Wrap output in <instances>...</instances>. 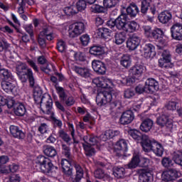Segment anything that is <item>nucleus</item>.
Masks as SVG:
<instances>
[{
    "label": "nucleus",
    "mask_w": 182,
    "mask_h": 182,
    "mask_svg": "<svg viewBox=\"0 0 182 182\" xmlns=\"http://www.w3.org/2000/svg\"><path fill=\"white\" fill-rule=\"evenodd\" d=\"M16 69V73L21 82H25L28 79L31 86L35 85L33 72L32 71V69L28 68L26 63L22 62L18 63Z\"/></svg>",
    "instance_id": "f257e3e1"
},
{
    "label": "nucleus",
    "mask_w": 182,
    "mask_h": 182,
    "mask_svg": "<svg viewBox=\"0 0 182 182\" xmlns=\"http://www.w3.org/2000/svg\"><path fill=\"white\" fill-rule=\"evenodd\" d=\"M144 151H153L157 157H161L164 153V147L160 143L154 139H149L143 144Z\"/></svg>",
    "instance_id": "f03ea898"
},
{
    "label": "nucleus",
    "mask_w": 182,
    "mask_h": 182,
    "mask_svg": "<svg viewBox=\"0 0 182 182\" xmlns=\"http://www.w3.org/2000/svg\"><path fill=\"white\" fill-rule=\"evenodd\" d=\"M42 91L39 88H36L33 92V97L36 103L46 105V112H49L52 109V97L49 94H45L42 96Z\"/></svg>",
    "instance_id": "7ed1b4c3"
},
{
    "label": "nucleus",
    "mask_w": 182,
    "mask_h": 182,
    "mask_svg": "<svg viewBox=\"0 0 182 182\" xmlns=\"http://www.w3.org/2000/svg\"><path fill=\"white\" fill-rule=\"evenodd\" d=\"M36 164L39 166V168L44 174L52 173L53 168L58 169V167L54 166L52 161L45 156H39L36 159Z\"/></svg>",
    "instance_id": "20e7f679"
},
{
    "label": "nucleus",
    "mask_w": 182,
    "mask_h": 182,
    "mask_svg": "<svg viewBox=\"0 0 182 182\" xmlns=\"http://www.w3.org/2000/svg\"><path fill=\"white\" fill-rule=\"evenodd\" d=\"M85 32V23L83 22H77L70 24L68 27V36L74 38L80 36Z\"/></svg>",
    "instance_id": "39448f33"
},
{
    "label": "nucleus",
    "mask_w": 182,
    "mask_h": 182,
    "mask_svg": "<svg viewBox=\"0 0 182 182\" xmlns=\"http://www.w3.org/2000/svg\"><path fill=\"white\" fill-rule=\"evenodd\" d=\"M112 92L105 90L97 93L95 101L97 105L100 107H102V106H106L107 103H110V102H112Z\"/></svg>",
    "instance_id": "423d86ee"
},
{
    "label": "nucleus",
    "mask_w": 182,
    "mask_h": 182,
    "mask_svg": "<svg viewBox=\"0 0 182 182\" xmlns=\"http://www.w3.org/2000/svg\"><path fill=\"white\" fill-rule=\"evenodd\" d=\"M162 58L159 60V68H164L165 69H170L173 68V65L171 63V55L170 51L165 50L163 51Z\"/></svg>",
    "instance_id": "0eeeda50"
},
{
    "label": "nucleus",
    "mask_w": 182,
    "mask_h": 182,
    "mask_svg": "<svg viewBox=\"0 0 182 182\" xmlns=\"http://www.w3.org/2000/svg\"><path fill=\"white\" fill-rule=\"evenodd\" d=\"M92 83L96 85L97 87H102V89H110L114 87L113 81L105 77H96L92 80Z\"/></svg>",
    "instance_id": "6e6552de"
},
{
    "label": "nucleus",
    "mask_w": 182,
    "mask_h": 182,
    "mask_svg": "<svg viewBox=\"0 0 182 182\" xmlns=\"http://www.w3.org/2000/svg\"><path fill=\"white\" fill-rule=\"evenodd\" d=\"M57 93H58L59 97L62 102H65L66 106H73L75 105V99L73 97H68L65 93V90L61 87H56Z\"/></svg>",
    "instance_id": "1a4fd4ad"
},
{
    "label": "nucleus",
    "mask_w": 182,
    "mask_h": 182,
    "mask_svg": "<svg viewBox=\"0 0 182 182\" xmlns=\"http://www.w3.org/2000/svg\"><path fill=\"white\" fill-rule=\"evenodd\" d=\"M145 72L146 67L142 65H135L129 70V76L136 79H139V77H140V76H141V75H143Z\"/></svg>",
    "instance_id": "9d476101"
},
{
    "label": "nucleus",
    "mask_w": 182,
    "mask_h": 182,
    "mask_svg": "<svg viewBox=\"0 0 182 182\" xmlns=\"http://www.w3.org/2000/svg\"><path fill=\"white\" fill-rule=\"evenodd\" d=\"M156 123L161 127L166 126L170 131L173 129V119L166 114H162L158 117Z\"/></svg>",
    "instance_id": "9b49d317"
},
{
    "label": "nucleus",
    "mask_w": 182,
    "mask_h": 182,
    "mask_svg": "<svg viewBox=\"0 0 182 182\" xmlns=\"http://www.w3.org/2000/svg\"><path fill=\"white\" fill-rule=\"evenodd\" d=\"M171 36L176 41H182V24L176 23L171 28Z\"/></svg>",
    "instance_id": "f8f14e48"
},
{
    "label": "nucleus",
    "mask_w": 182,
    "mask_h": 182,
    "mask_svg": "<svg viewBox=\"0 0 182 182\" xmlns=\"http://www.w3.org/2000/svg\"><path fill=\"white\" fill-rule=\"evenodd\" d=\"M140 37L139 36L134 34L132 35L127 41V48L129 50H136L140 45Z\"/></svg>",
    "instance_id": "ddd939ff"
},
{
    "label": "nucleus",
    "mask_w": 182,
    "mask_h": 182,
    "mask_svg": "<svg viewBox=\"0 0 182 182\" xmlns=\"http://www.w3.org/2000/svg\"><path fill=\"white\" fill-rule=\"evenodd\" d=\"M92 66L93 70L97 73V75L106 74V70H107V69L106 68V65L104 64L103 62L100 60H93L92 63Z\"/></svg>",
    "instance_id": "4468645a"
},
{
    "label": "nucleus",
    "mask_w": 182,
    "mask_h": 182,
    "mask_svg": "<svg viewBox=\"0 0 182 182\" xmlns=\"http://www.w3.org/2000/svg\"><path fill=\"white\" fill-rule=\"evenodd\" d=\"M61 167L63 173L65 176H70L73 174V168H72V160L70 159H62Z\"/></svg>",
    "instance_id": "2eb2a0df"
},
{
    "label": "nucleus",
    "mask_w": 182,
    "mask_h": 182,
    "mask_svg": "<svg viewBox=\"0 0 182 182\" xmlns=\"http://www.w3.org/2000/svg\"><path fill=\"white\" fill-rule=\"evenodd\" d=\"M129 136L134 139V140H137L138 141H141L142 143V147L143 144H144L145 141H147L149 140V136L147 135H142L141 132H140L137 129H132L129 132Z\"/></svg>",
    "instance_id": "dca6fc26"
},
{
    "label": "nucleus",
    "mask_w": 182,
    "mask_h": 182,
    "mask_svg": "<svg viewBox=\"0 0 182 182\" xmlns=\"http://www.w3.org/2000/svg\"><path fill=\"white\" fill-rule=\"evenodd\" d=\"M10 134L14 139H18V140H23L26 137L25 132H23L18 126L11 125L9 127Z\"/></svg>",
    "instance_id": "f3484780"
},
{
    "label": "nucleus",
    "mask_w": 182,
    "mask_h": 182,
    "mask_svg": "<svg viewBox=\"0 0 182 182\" xmlns=\"http://www.w3.org/2000/svg\"><path fill=\"white\" fill-rule=\"evenodd\" d=\"M146 93H154L155 90H159V82L153 79L149 78L145 82Z\"/></svg>",
    "instance_id": "a211bd4d"
},
{
    "label": "nucleus",
    "mask_w": 182,
    "mask_h": 182,
    "mask_svg": "<svg viewBox=\"0 0 182 182\" xmlns=\"http://www.w3.org/2000/svg\"><path fill=\"white\" fill-rule=\"evenodd\" d=\"M134 120V114L132 110H127L122 113L119 119L121 124H129Z\"/></svg>",
    "instance_id": "6ab92c4d"
},
{
    "label": "nucleus",
    "mask_w": 182,
    "mask_h": 182,
    "mask_svg": "<svg viewBox=\"0 0 182 182\" xmlns=\"http://www.w3.org/2000/svg\"><path fill=\"white\" fill-rule=\"evenodd\" d=\"M116 22V28L119 29V31H126V27L127 25V15L122 14L115 19Z\"/></svg>",
    "instance_id": "aec40b11"
},
{
    "label": "nucleus",
    "mask_w": 182,
    "mask_h": 182,
    "mask_svg": "<svg viewBox=\"0 0 182 182\" xmlns=\"http://www.w3.org/2000/svg\"><path fill=\"white\" fill-rule=\"evenodd\" d=\"M83 140L84 142H82V144L85 150V156H87V157H92V156H95L96 151L93 147H92V146L89 144V142H87V140H89V136H84Z\"/></svg>",
    "instance_id": "412c9836"
},
{
    "label": "nucleus",
    "mask_w": 182,
    "mask_h": 182,
    "mask_svg": "<svg viewBox=\"0 0 182 182\" xmlns=\"http://www.w3.org/2000/svg\"><path fill=\"white\" fill-rule=\"evenodd\" d=\"M73 69L78 76L85 77V79H87V77H90L92 76L90 70L87 68L75 65Z\"/></svg>",
    "instance_id": "4be33fe9"
},
{
    "label": "nucleus",
    "mask_w": 182,
    "mask_h": 182,
    "mask_svg": "<svg viewBox=\"0 0 182 182\" xmlns=\"http://www.w3.org/2000/svg\"><path fill=\"white\" fill-rule=\"evenodd\" d=\"M144 57L146 59H153L156 56V48L152 44H146L144 48Z\"/></svg>",
    "instance_id": "5701e85b"
},
{
    "label": "nucleus",
    "mask_w": 182,
    "mask_h": 182,
    "mask_svg": "<svg viewBox=\"0 0 182 182\" xmlns=\"http://www.w3.org/2000/svg\"><path fill=\"white\" fill-rule=\"evenodd\" d=\"M177 177V171L175 169H171L168 171H164L162 173V181L167 182H173V181Z\"/></svg>",
    "instance_id": "b1692460"
},
{
    "label": "nucleus",
    "mask_w": 182,
    "mask_h": 182,
    "mask_svg": "<svg viewBox=\"0 0 182 182\" xmlns=\"http://www.w3.org/2000/svg\"><path fill=\"white\" fill-rule=\"evenodd\" d=\"M173 15L168 11L161 12L158 16L159 22L164 24L168 23L170 21H171Z\"/></svg>",
    "instance_id": "393cba45"
},
{
    "label": "nucleus",
    "mask_w": 182,
    "mask_h": 182,
    "mask_svg": "<svg viewBox=\"0 0 182 182\" xmlns=\"http://www.w3.org/2000/svg\"><path fill=\"white\" fill-rule=\"evenodd\" d=\"M41 35L46 38L47 41H53L55 39V33L50 26H48L41 31Z\"/></svg>",
    "instance_id": "a878e982"
},
{
    "label": "nucleus",
    "mask_w": 182,
    "mask_h": 182,
    "mask_svg": "<svg viewBox=\"0 0 182 182\" xmlns=\"http://www.w3.org/2000/svg\"><path fill=\"white\" fill-rule=\"evenodd\" d=\"M1 87L4 92L6 93H11L15 89V85L14 84V80L11 81H1Z\"/></svg>",
    "instance_id": "bb28decb"
},
{
    "label": "nucleus",
    "mask_w": 182,
    "mask_h": 182,
    "mask_svg": "<svg viewBox=\"0 0 182 182\" xmlns=\"http://www.w3.org/2000/svg\"><path fill=\"white\" fill-rule=\"evenodd\" d=\"M140 166V154H134L131 161L127 164L128 168H136Z\"/></svg>",
    "instance_id": "cd10ccee"
},
{
    "label": "nucleus",
    "mask_w": 182,
    "mask_h": 182,
    "mask_svg": "<svg viewBox=\"0 0 182 182\" xmlns=\"http://www.w3.org/2000/svg\"><path fill=\"white\" fill-rule=\"evenodd\" d=\"M153 124V120H151V119H146L140 125V129L142 132H145V133H147V132H150V130H151Z\"/></svg>",
    "instance_id": "c85d7f7f"
},
{
    "label": "nucleus",
    "mask_w": 182,
    "mask_h": 182,
    "mask_svg": "<svg viewBox=\"0 0 182 182\" xmlns=\"http://www.w3.org/2000/svg\"><path fill=\"white\" fill-rule=\"evenodd\" d=\"M43 153L46 156H48V157H55L56 154H58V152L56 151V149L55 147L49 145H45L43 147Z\"/></svg>",
    "instance_id": "c756f323"
},
{
    "label": "nucleus",
    "mask_w": 182,
    "mask_h": 182,
    "mask_svg": "<svg viewBox=\"0 0 182 182\" xmlns=\"http://www.w3.org/2000/svg\"><path fill=\"white\" fill-rule=\"evenodd\" d=\"M75 168L76 170V175L74 178L72 179L73 182H80V180L83 178V169L82 166L79 164L75 165Z\"/></svg>",
    "instance_id": "7c9ffc66"
},
{
    "label": "nucleus",
    "mask_w": 182,
    "mask_h": 182,
    "mask_svg": "<svg viewBox=\"0 0 182 182\" xmlns=\"http://www.w3.org/2000/svg\"><path fill=\"white\" fill-rule=\"evenodd\" d=\"M14 112L16 116H24L25 113H26V107L25 105L18 102L15 105Z\"/></svg>",
    "instance_id": "2f4dec72"
},
{
    "label": "nucleus",
    "mask_w": 182,
    "mask_h": 182,
    "mask_svg": "<svg viewBox=\"0 0 182 182\" xmlns=\"http://www.w3.org/2000/svg\"><path fill=\"white\" fill-rule=\"evenodd\" d=\"M114 42L116 45H122L126 42V33L124 32L116 33L114 36Z\"/></svg>",
    "instance_id": "473e14b6"
},
{
    "label": "nucleus",
    "mask_w": 182,
    "mask_h": 182,
    "mask_svg": "<svg viewBox=\"0 0 182 182\" xmlns=\"http://www.w3.org/2000/svg\"><path fill=\"white\" fill-rule=\"evenodd\" d=\"M94 176L95 178H99L100 180L103 178L104 180H110V176L106 173L103 169L98 168L95 171Z\"/></svg>",
    "instance_id": "72a5a7b5"
},
{
    "label": "nucleus",
    "mask_w": 182,
    "mask_h": 182,
    "mask_svg": "<svg viewBox=\"0 0 182 182\" xmlns=\"http://www.w3.org/2000/svg\"><path fill=\"white\" fill-rule=\"evenodd\" d=\"M139 12V7L135 4H131L127 8V13L128 15H130L132 17L134 18Z\"/></svg>",
    "instance_id": "f704fd0d"
},
{
    "label": "nucleus",
    "mask_w": 182,
    "mask_h": 182,
    "mask_svg": "<svg viewBox=\"0 0 182 182\" xmlns=\"http://www.w3.org/2000/svg\"><path fill=\"white\" fill-rule=\"evenodd\" d=\"M0 75H1L2 80L9 82L14 80V76L12 75V73H11V72L6 69H1Z\"/></svg>",
    "instance_id": "c9c22d12"
},
{
    "label": "nucleus",
    "mask_w": 182,
    "mask_h": 182,
    "mask_svg": "<svg viewBox=\"0 0 182 182\" xmlns=\"http://www.w3.org/2000/svg\"><path fill=\"white\" fill-rule=\"evenodd\" d=\"M124 174H126V170L123 167H114L113 168V175L117 178H123L124 177Z\"/></svg>",
    "instance_id": "e433bc0d"
},
{
    "label": "nucleus",
    "mask_w": 182,
    "mask_h": 182,
    "mask_svg": "<svg viewBox=\"0 0 182 182\" xmlns=\"http://www.w3.org/2000/svg\"><path fill=\"white\" fill-rule=\"evenodd\" d=\"M139 25L134 21L127 22V27L125 28V32H129V33H133L137 31V27Z\"/></svg>",
    "instance_id": "4c0bfd02"
},
{
    "label": "nucleus",
    "mask_w": 182,
    "mask_h": 182,
    "mask_svg": "<svg viewBox=\"0 0 182 182\" xmlns=\"http://www.w3.org/2000/svg\"><path fill=\"white\" fill-rule=\"evenodd\" d=\"M115 150L119 151H127V142L124 139L118 141L115 145Z\"/></svg>",
    "instance_id": "58836bf2"
},
{
    "label": "nucleus",
    "mask_w": 182,
    "mask_h": 182,
    "mask_svg": "<svg viewBox=\"0 0 182 182\" xmlns=\"http://www.w3.org/2000/svg\"><path fill=\"white\" fill-rule=\"evenodd\" d=\"M120 65L123 66V68H129L132 66V58L129 55H124L120 60Z\"/></svg>",
    "instance_id": "ea45409f"
},
{
    "label": "nucleus",
    "mask_w": 182,
    "mask_h": 182,
    "mask_svg": "<svg viewBox=\"0 0 182 182\" xmlns=\"http://www.w3.org/2000/svg\"><path fill=\"white\" fill-rule=\"evenodd\" d=\"M90 53L95 55H103V53H105V50L101 46H94L90 48Z\"/></svg>",
    "instance_id": "a19ab883"
},
{
    "label": "nucleus",
    "mask_w": 182,
    "mask_h": 182,
    "mask_svg": "<svg viewBox=\"0 0 182 182\" xmlns=\"http://www.w3.org/2000/svg\"><path fill=\"white\" fill-rule=\"evenodd\" d=\"M98 36L103 38L104 39H107L110 36V31L108 28H99L97 31Z\"/></svg>",
    "instance_id": "79ce46f5"
},
{
    "label": "nucleus",
    "mask_w": 182,
    "mask_h": 182,
    "mask_svg": "<svg viewBox=\"0 0 182 182\" xmlns=\"http://www.w3.org/2000/svg\"><path fill=\"white\" fill-rule=\"evenodd\" d=\"M58 134L60 137V139H62L64 141H65V143H67V144H69V146H70V144H72L71 141V139L70 136H69V135L68 134H66V132H65L63 130H60L58 132Z\"/></svg>",
    "instance_id": "37998d69"
},
{
    "label": "nucleus",
    "mask_w": 182,
    "mask_h": 182,
    "mask_svg": "<svg viewBox=\"0 0 182 182\" xmlns=\"http://www.w3.org/2000/svg\"><path fill=\"white\" fill-rule=\"evenodd\" d=\"M119 4V0H104L103 5L104 8H114Z\"/></svg>",
    "instance_id": "c03bdc74"
},
{
    "label": "nucleus",
    "mask_w": 182,
    "mask_h": 182,
    "mask_svg": "<svg viewBox=\"0 0 182 182\" xmlns=\"http://www.w3.org/2000/svg\"><path fill=\"white\" fill-rule=\"evenodd\" d=\"M90 11L91 12H94V14H100L105 12V9L99 4H94L90 7Z\"/></svg>",
    "instance_id": "a18cd8bd"
},
{
    "label": "nucleus",
    "mask_w": 182,
    "mask_h": 182,
    "mask_svg": "<svg viewBox=\"0 0 182 182\" xmlns=\"http://www.w3.org/2000/svg\"><path fill=\"white\" fill-rule=\"evenodd\" d=\"M173 159L176 164H178V166H182V152L181 151L175 152Z\"/></svg>",
    "instance_id": "49530a36"
},
{
    "label": "nucleus",
    "mask_w": 182,
    "mask_h": 182,
    "mask_svg": "<svg viewBox=\"0 0 182 182\" xmlns=\"http://www.w3.org/2000/svg\"><path fill=\"white\" fill-rule=\"evenodd\" d=\"M151 0H142L141 6V12L142 14H146L149 10V6H150Z\"/></svg>",
    "instance_id": "de8ad7c7"
},
{
    "label": "nucleus",
    "mask_w": 182,
    "mask_h": 182,
    "mask_svg": "<svg viewBox=\"0 0 182 182\" xmlns=\"http://www.w3.org/2000/svg\"><path fill=\"white\" fill-rule=\"evenodd\" d=\"M7 105L9 109L14 106V101H8L5 97L0 95V106H5Z\"/></svg>",
    "instance_id": "09e8293b"
},
{
    "label": "nucleus",
    "mask_w": 182,
    "mask_h": 182,
    "mask_svg": "<svg viewBox=\"0 0 182 182\" xmlns=\"http://www.w3.org/2000/svg\"><path fill=\"white\" fill-rule=\"evenodd\" d=\"M151 35L154 39H159V38H161V36H163V35H164V32H163V30H161V28H155L152 31Z\"/></svg>",
    "instance_id": "8fccbe9b"
},
{
    "label": "nucleus",
    "mask_w": 182,
    "mask_h": 182,
    "mask_svg": "<svg viewBox=\"0 0 182 182\" xmlns=\"http://www.w3.org/2000/svg\"><path fill=\"white\" fill-rule=\"evenodd\" d=\"M82 45L84 46H87L90 42V37L87 34H84L80 38Z\"/></svg>",
    "instance_id": "3c124183"
},
{
    "label": "nucleus",
    "mask_w": 182,
    "mask_h": 182,
    "mask_svg": "<svg viewBox=\"0 0 182 182\" xmlns=\"http://www.w3.org/2000/svg\"><path fill=\"white\" fill-rule=\"evenodd\" d=\"M77 8L75 6H70L64 9V12L66 15H73L76 14Z\"/></svg>",
    "instance_id": "603ef678"
},
{
    "label": "nucleus",
    "mask_w": 182,
    "mask_h": 182,
    "mask_svg": "<svg viewBox=\"0 0 182 182\" xmlns=\"http://www.w3.org/2000/svg\"><path fill=\"white\" fill-rule=\"evenodd\" d=\"M57 49L59 52H65L66 50V43L62 40H59L57 43Z\"/></svg>",
    "instance_id": "864d4df0"
},
{
    "label": "nucleus",
    "mask_w": 182,
    "mask_h": 182,
    "mask_svg": "<svg viewBox=\"0 0 182 182\" xmlns=\"http://www.w3.org/2000/svg\"><path fill=\"white\" fill-rule=\"evenodd\" d=\"M86 0H80L77 2V9L78 11H85L86 9Z\"/></svg>",
    "instance_id": "5fc2aeb1"
},
{
    "label": "nucleus",
    "mask_w": 182,
    "mask_h": 182,
    "mask_svg": "<svg viewBox=\"0 0 182 182\" xmlns=\"http://www.w3.org/2000/svg\"><path fill=\"white\" fill-rule=\"evenodd\" d=\"M9 48V43L5 39L0 40V52H4Z\"/></svg>",
    "instance_id": "6e6d98bb"
},
{
    "label": "nucleus",
    "mask_w": 182,
    "mask_h": 182,
    "mask_svg": "<svg viewBox=\"0 0 182 182\" xmlns=\"http://www.w3.org/2000/svg\"><path fill=\"white\" fill-rule=\"evenodd\" d=\"M45 38L46 37L42 35V32H41L38 36V42L41 48H46V40L45 39Z\"/></svg>",
    "instance_id": "4d7b16f0"
},
{
    "label": "nucleus",
    "mask_w": 182,
    "mask_h": 182,
    "mask_svg": "<svg viewBox=\"0 0 182 182\" xmlns=\"http://www.w3.org/2000/svg\"><path fill=\"white\" fill-rule=\"evenodd\" d=\"M41 69L43 72L49 75L52 72V69H53V65L52 64H47L46 65L42 66Z\"/></svg>",
    "instance_id": "13d9d810"
},
{
    "label": "nucleus",
    "mask_w": 182,
    "mask_h": 182,
    "mask_svg": "<svg viewBox=\"0 0 182 182\" xmlns=\"http://www.w3.org/2000/svg\"><path fill=\"white\" fill-rule=\"evenodd\" d=\"M164 167H171L173 166V161L170 158H164L161 161Z\"/></svg>",
    "instance_id": "bf43d9fd"
},
{
    "label": "nucleus",
    "mask_w": 182,
    "mask_h": 182,
    "mask_svg": "<svg viewBox=\"0 0 182 182\" xmlns=\"http://www.w3.org/2000/svg\"><path fill=\"white\" fill-rule=\"evenodd\" d=\"M150 163V160L146 157H141L139 161V166L140 167H147L149 164Z\"/></svg>",
    "instance_id": "052dcab7"
},
{
    "label": "nucleus",
    "mask_w": 182,
    "mask_h": 182,
    "mask_svg": "<svg viewBox=\"0 0 182 182\" xmlns=\"http://www.w3.org/2000/svg\"><path fill=\"white\" fill-rule=\"evenodd\" d=\"M99 141V138L97 136H95L93 135L88 136L87 143L90 146H95Z\"/></svg>",
    "instance_id": "680f3d73"
},
{
    "label": "nucleus",
    "mask_w": 182,
    "mask_h": 182,
    "mask_svg": "<svg viewBox=\"0 0 182 182\" xmlns=\"http://www.w3.org/2000/svg\"><path fill=\"white\" fill-rule=\"evenodd\" d=\"M134 96V91L132 89H127L124 92V97L125 99H132Z\"/></svg>",
    "instance_id": "e2e57ef3"
},
{
    "label": "nucleus",
    "mask_w": 182,
    "mask_h": 182,
    "mask_svg": "<svg viewBox=\"0 0 182 182\" xmlns=\"http://www.w3.org/2000/svg\"><path fill=\"white\" fill-rule=\"evenodd\" d=\"M26 62H27L28 65H29V66H31V68H32V69H33V70H35V72H38L39 70L38 68V65H36V63H35V61L33 60L27 58Z\"/></svg>",
    "instance_id": "0e129e2a"
},
{
    "label": "nucleus",
    "mask_w": 182,
    "mask_h": 182,
    "mask_svg": "<svg viewBox=\"0 0 182 182\" xmlns=\"http://www.w3.org/2000/svg\"><path fill=\"white\" fill-rule=\"evenodd\" d=\"M139 182H151V178L146 173L139 175Z\"/></svg>",
    "instance_id": "69168bd1"
},
{
    "label": "nucleus",
    "mask_w": 182,
    "mask_h": 182,
    "mask_svg": "<svg viewBox=\"0 0 182 182\" xmlns=\"http://www.w3.org/2000/svg\"><path fill=\"white\" fill-rule=\"evenodd\" d=\"M74 58L75 60H80L81 62H83V60H85V54L80 52H78V53L74 52Z\"/></svg>",
    "instance_id": "338daca9"
},
{
    "label": "nucleus",
    "mask_w": 182,
    "mask_h": 182,
    "mask_svg": "<svg viewBox=\"0 0 182 182\" xmlns=\"http://www.w3.org/2000/svg\"><path fill=\"white\" fill-rule=\"evenodd\" d=\"M135 91L139 93V95H141V93H144L146 92V85L144 86L142 85H139L136 87Z\"/></svg>",
    "instance_id": "774afa93"
}]
</instances>
